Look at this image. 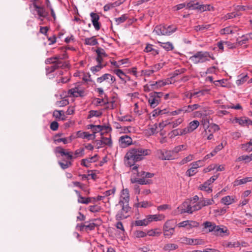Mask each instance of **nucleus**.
I'll return each instance as SVG.
<instances>
[{
    "mask_svg": "<svg viewBox=\"0 0 252 252\" xmlns=\"http://www.w3.org/2000/svg\"><path fill=\"white\" fill-rule=\"evenodd\" d=\"M149 150L140 148H135L130 149L125 157L126 165L133 167L135 162L143 159L145 156L149 154Z\"/></svg>",
    "mask_w": 252,
    "mask_h": 252,
    "instance_id": "f257e3e1",
    "label": "nucleus"
},
{
    "mask_svg": "<svg viewBox=\"0 0 252 252\" xmlns=\"http://www.w3.org/2000/svg\"><path fill=\"white\" fill-rule=\"evenodd\" d=\"M214 59L209 52L206 51L197 52L189 58V60L193 63L197 64L209 61V59Z\"/></svg>",
    "mask_w": 252,
    "mask_h": 252,
    "instance_id": "f03ea898",
    "label": "nucleus"
},
{
    "mask_svg": "<svg viewBox=\"0 0 252 252\" xmlns=\"http://www.w3.org/2000/svg\"><path fill=\"white\" fill-rule=\"evenodd\" d=\"M116 209L117 210L116 216L117 220H123L129 216V212L130 210L129 204H122L121 201L116 205Z\"/></svg>",
    "mask_w": 252,
    "mask_h": 252,
    "instance_id": "7ed1b4c3",
    "label": "nucleus"
},
{
    "mask_svg": "<svg viewBox=\"0 0 252 252\" xmlns=\"http://www.w3.org/2000/svg\"><path fill=\"white\" fill-rule=\"evenodd\" d=\"M177 30L175 26L159 25L155 28L153 32L158 35H169Z\"/></svg>",
    "mask_w": 252,
    "mask_h": 252,
    "instance_id": "20e7f679",
    "label": "nucleus"
},
{
    "mask_svg": "<svg viewBox=\"0 0 252 252\" xmlns=\"http://www.w3.org/2000/svg\"><path fill=\"white\" fill-rule=\"evenodd\" d=\"M115 80V77L109 73H105L96 79L97 83H102L104 82L105 85L108 88H110Z\"/></svg>",
    "mask_w": 252,
    "mask_h": 252,
    "instance_id": "39448f33",
    "label": "nucleus"
},
{
    "mask_svg": "<svg viewBox=\"0 0 252 252\" xmlns=\"http://www.w3.org/2000/svg\"><path fill=\"white\" fill-rule=\"evenodd\" d=\"M175 225L172 220L167 221L163 226V234L165 237L170 238L174 232Z\"/></svg>",
    "mask_w": 252,
    "mask_h": 252,
    "instance_id": "423d86ee",
    "label": "nucleus"
},
{
    "mask_svg": "<svg viewBox=\"0 0 252 252\" xmlns=\"http://www.w3.org/2000/svg\"><path fill=\"white\" fill-rule=\"evenodd\" d=\"M187 8L190 9H198L202 11L206 10L211 11L213 9V7L210 4L199 5L198 2L196 3L189 2L187 4Z\"/></svg>",
    "mask_w": 252,
    "mask_h": 252,
    "instance_id": "0eeeda50",
    "label": "nucleus"
},
{
    "mask_svg": "<svg viewBox=\"0 0 252 252\" xmlns=\"http://www.w3.org/2000/svg\"><path fill=\"white\" fill-rule=\"evenodd\" d=\"M179 241L184 244L189 245H202L205 244L203 240L201 239H190L187 237H182Z\"/></svg>",
    "mask_w": 252,
    "mask_h": 252,
    "instance_id": "6e6552de",
    "label": "nucleus"
},
{
    "mask_svg": "<svg viewBox=\"0 0 252 252\" xmlns=\"http://www.w3.org/2000/svg\"><path fill=\"white\" fill-rule=\"evenodd\" d=\"M68 94L74 97H82L86 95L84 88L79 86L69 90Z\"/></svg>",
    "mask_w": 252,
    "mask_h": 252,
    "instance_id": "1a4fd4ad",
    "label": "nucleus"
},
{
    "mask_svg": "<svg viewBox=\"0 0 252 252\" xmlns=\"http://www.w3.org/2000/svg\"><path fill=\"white\" fill-rule=\"evenodd\" d=\"M170 84H171V82L169 79L165 80H159L155 83H151L149 86H145V88L146 89V87H147L149 88V90H156L159 88Z\"/></svg>",
    "mask_w": 252,
    "mask_h": 252,
    "instance_id": "9d476101",
    "label": "nucleus"
},
{
    "mask_svg": "<svg viewBox=\"0 0 252 252\" xmlns=\"http://www.w3.org/2000/svg\"><path fill=\"white\" fill-rule=\"evenodd\" d=\"M157 155L158 158L161 160H172L174 159L173 156V152L171 151L158 150Z\"/></svg>",
    "mask_w": 252,
    "mask_h": 252,
    "instance_id": "9b49d317",
    "label": "nucleus"
},
{
    "mask_svg": "<svg viewBox=\"0 0 252 252\" xmlns=\"http://www.w3.org/2000/svg\"><path fill=\"white\" fill-rule=\"evenodd\" d=\"M119 143L120 147L121 148H126L132 144V140L130 136L124 135L120 137Z\"/></svg>",
    "mask_w": 252,
    "mask_h": 252,
    "instance_id": "f8f14e48",
    "label": "nucleus"
},
{
    "mask_svg": "<svg viewBox=\"0 0 252 252\" xmlns=\"http://www.w3.org/2000/svg\"><path fill=\"white\" fill-rule=\"evenodd\" d=\"M195 207L196 204L192 205L191 202H185L181 206L182 212L191 214L193 212L198 210V209H195Z\"/></svg>",
    "mask_w": 252,
    "mask_h": 252,
    "instance_id": "ddd939ff",
    "label": "nucleus"
},
{
    "mask_svg": "<svg viewBox=\"0 0 252 252\" xmlns=\"http://www.w3.org/2000/svg\"><path fill=\"white\" fill-rule=\"evenodd\" d=\"M129 194L128 190L127 189H123L121 193L119 203L122 201V204H129Z\"/></svg>",
    "mask_w": 252,
    "mask_h": 252,
    "instance_id": "4468645a",
    "label": "nucleus"
},
{
    "mask_svg": "<svg viewBox=\"0 0 252 252\" xmlns=\"http://www.w3.org/2000/svg\"><path fill=\"white\" fill-rule=\"evenodd\" d=\"M214 203V201L213 199H208L202 198L201 199L198 203L196 204L195 209L200 210L202 207L212 205Z\"/></svg>",
    "mask_w": 252,
    "mask_h": 252,
    "instance_id": "2eb2a0df",
    "label": "nucleus"
},
{
    "mask_svg": "<svg viewBox=\"0 0 252 252\" xmlns=\"http://www.w3.org/2000/svg\"><path fill=\"white\" fill-rule=\"evenodd\" d=\"M66 65L62 61H58L56 63L53 64L51 66L47 67L46 68L47 73H50L54 71L56 69L59 67H63Z\"/></svg>",
    "mask_w": 252,
    "mask_h": 252,
    "instance_id": "dca6fc26",
    "label": "nucleus"
},
{
    "mask_svg": "<svg viewBox=\"0 0 252 252\" xmlns=\"http://www.w3.org/2000/svg\"><path fill=\"white\" fill-rule=\"evenodd\" d=\"M95 52L97 54V58L96 60L98 63H102L103 62V59L104 57H107V54H106L105 51L103 49L101 48H98Z\"/></svg>",
    "mask_w": 252,
    "mask_h": 252,
    "instance_id": "f3484780",
    "label": "nucleus"
},
{
    "mask_svg": "<svg viewBox=\"0 0 252 252\" xmlns=\"http://www.w3.org/2000/svg\"><path fill=\"white\" fill-rule=\"evenodd\" d=\"M33 5L34 8L35 9L37 14L39 16V19L41 20H42V19L40 18L45 17L47 15V13L45 11V9L43 7L38 6L35 2L33 3Z\"/></svg>",
    "mask_w": 252,
    "mask_h": 252,
    "instance_id": "a211bd4d",
    "label": "nucleus"
},
{
    "mask_svg": "<svg viewBox=\"0 0 252 252\" xmlns=\"http://www.w3.org/2000/svg\"><path fill=\"white\" fill-rule=\"evenodd\" d=\"M93 26H94L95 29L97 31L100 29V24L98 23V20L99 19V16L96 13H91L90 14Z\"/></svg>",
    "mask_w": 252,
    "mask_h": 252,
    "instance_id": "6ab92c4d",
    "label": "nucleus"
},
{
    "mask_svg": "<svg viewBox=\"0 0 252 252\" xmlns=\"http://www.w3.org/2000/svg\"><path fill=\"white\" fill-rule=\"evenodd\" d=\"M235 122L243 126L252 125V121L247 117L236 118Z\"/></svg>",
    "mask_w": 252,
    "mask_h": 252,
    "instance_id": "aec40b11",
    "label": "nucleus"
},
{
    "mask_svg": "<svg viewBox=\"0 0 252 252\" xmlns=\"http://www.w3.org/2000/svg\"><path fill=\"white\" fill-rule=\"evenodd\" d=\"M131 171L133 172V175H136V176L139 178H145L146 172L142 170L138 169V165H134L131 167Z\"/></svg>",
    "mask_w": 252,
    "mask_h": 252,
    "instance_id": "412c9836",
    "label": "nucleus"
},
{
    "mask_svg": "<svg viewBox=\"0 0 252 252\" xmlns=\"http://www.w3.org/2000/svg\"><path fill=\"white\" fill-rule=\"evenodd\" d=\"M160 99L158 97H156L152 94H151L149 96L148 102L150 106L153 107H156L159 103Z\"/></svg>",
    "mask_w": 252,
    "mask_h": 252,
    "instance_id": "4be33fe9",
    "label": "nucleus"
},
{
    "mask_svg": "<svg viewBox=\"0 0 252 252\" xmlns=\"http://www.w3.org/2000/svg\"><path fill=\"white\" fill-rule=\"evenodd\" d=\"M252 181V177H246L242 179H237L234 182V186H237L245 184L247 182Z\"/></svg>",
    "mask_w": 252,
    "mask_h": 252,
    "instance_id": "5701e85b",
    "label": "nucleus"
},
{
    "mask_svg": "<svg viewBox=\"0 0 252 252\" xmlns=\"http://www.w3.org/2000/svg\"><path fill=\"white\" fill-rule=\"evenodd\" d=\"M84 43L86 45L90 46H94L98 44L97 39L95 36H93L90 38H86L84 39Z\"/></svg>",
    "mask_w": 252,
    "mask_h": 252,
    "instance_id": "b1692460",
    "label": "nucleus"
},
{
    "mask_svg": "<svg viewBox=\"0 0 252 252\" xmlns=\"http://www.w3.org/2000/svg\"><path fill=\"white\" fill-rule=\"evenodd\" d=\"M205 228L208 229L209 232H214L216 225L212 222L206 221L203 223Z\"/></svg>",
    "mask_w": 252,
    "mask_h": 252,
    "instance_id": "393cba45",
    "label": "nucleus"
},
{
    "mask_svg": "<svg viewBox=\"0 0 252 252\" xmlns=\"http://www.w3.org/2000/svg\"><path fill=\"white\" fill-rule=\"evenodd\" d=\"M148 219L149 220V222H151L152 221H158L161 220L164 218V216L162 215H148L147 216Z\"/></svg>",
    "mask_w": 252,
    "mask_h": 252,
    "instance_id": "a878e982",
    "label": "nucleus"
},
{
    "mask_svg": "<svg viewBox=\"0 0 252 252\" xmlns=\"http://www.w3.org/2000/svg\"><path fill=\"white\" fill-rule=\"evenodd\" d=\"M227 229L225 227H220V226L216 225L214 230V233L217 235H222V234L226 232Z\"/></svg>",
    "mask_w": 252,
    "mask_h": 252,
    "instance_id": "bb28decb",
    "label": "nucleus"
},
{
    "mask_svg": "<svg viewBox=\"0 0 252 252\" xmlns=\"http://www.w3.org/2000/svg\"><path fill=\"white\" fill-rule=\"evenodd\" d=\"M199 126V122L197 120H194L191 122H190L188 125V127L190 130V131L191 132L196 129L198 126Z\"/></svg>",
    "mask_w": 252,
    "mask_h": 252,
    "instance_id": "cd10ccee",
    "label": "nucleus"
},
{
    "mask_svg": "<svg viewBox=\"0 0 252 252\" xmlns=\"http://www.w3.org/2000/svg\"><path fill=\"white\" fill-rule=\"evenodd\" d=\"M233 201V198L229 195L223 197L221 200V202L225 205L231 204Z\"/></svg>",
    "mask_w": 252,
    "mask_h": 252,
    "instance_id": "c85d7f7f",
    "label": "nucleus"
},
{
    "mask_svg": "<svg viewBox=\"0 0 252 252\" xmlns=\"http://www.w3.org/2000/svg\"><path fill=\"white\" fill-rule=\"evenodd\" d=\"M150 223L148 216L143 220H136L134 224L136 226H146Z\"/></svg>",
    "mask_w": 252,
    "mask_h": 252,
    "instance_id": "c756f323",
    "label": "nucleus"
},
{
    "mask_svg": "<svg viewBox=\"0 0 252 252\" xmlns=\"http://www.w3.org/2000/svg\"><path fill=\"white\" fill-rule=\"evenodd\" d=\"M160 45L166 51H170L173 49V45L170 42H159Z\"/></svg>",
    "mask_w": 252,
    "mask_h": 252,
    "instance_id": "7c9ffc66",
    "label": "nucleus"
},
{
    "mask_svg": "<svg viewBox=\"0 0 252 252\" xmlns=\"http://www.w3.org/2000/svg\"><path fill=\"white\" fill-rule=\"evenodd\" d=\"M61 59H62V58H61L60 56H56L54 57L48 58L45 60V63H46V64H50V63L54 64L58 61H61Z\"/></svg>",
    "mask_w": 252,
    "mask_h": 252,
    "instance_id": "2f4dec72",
    "label": "nucleus"
},
{
    "mask_svg": "<svg viewBox=\"0 0 252 252\" xmlns=\"http://www.w3.org/2000/svg\"><path fill=\"white\" fill-rule=\"evenodd\" d=\"M127 18L128 17L126 14H123L120 17L115 18L114 20L116 25H119V24L124 23Z\"/></svg>",
    "mask_w": 252,
    "mask_h": 252,
    "instance_id": "473e14b6",
    "label": "nucleus"
},
{
    "mask_svg": "<svg viewBox=\"0 0 252 252\" xmlns=\"http://www.w3.org/2000/svg\"><path fill=\"white\" fill-rule=\"evenodd\" d=\"M252 9V5H238L236 7V10L237 11H248Z\"/></svg>",
    "mask_w": 252,
    "mask_h": 252,
    "instance_id": "72a5a7b5",
    "label": "nucleus"
},
{
    "mask_svg": "<svg viewBox=\"0 0 252 252\" xmlns=\"http://www.w3.org/2000/svg\"><path fill=\"white\" fill-rule=\"evenodd\" d=\"M183 122V119L180 118L174 121H173L172 122H169V124H170V126L171 128H175L177 127L179 125H180L182 122Z\"/></svg>",
    "mask_w": 252,
    "mask_h": 252,
    "instance_id": "f704fd0d",
    "label": "nucleus"
},
{
    "mask_svg": "<svg viewBox=\"0 0 252 252\" xmlns=\"http://www.w3.org/2000/svg\"><path fill=\"white\" fill-rule=\"evenodd\" d=\"M243 39L239 41V43L241 45L245 44L249 39H252V33L247 34L242 36Z\"/></svg>",
    "mask_w": 252,
    "mask_h": 252,
    "instance_id": "c9c22d12",
    "label": "nucleus"
},
{
    "mask_svg": "<svg viewBox=\"0 0 252 252\" xmlns=\"http://www.w3.org/2000/svg\"><path fill=\"white\" fill-rule=\"evenodd\" d=\"M92 199L91 197L85 198L82 196L80 198H78L77 201L79 203L88 204L91 202Z\"/></svg>",
    "mask_w": 252,
    "mask_h": 252,
    "instance_id": "e433bc0d",
    "label": "nucleus"
},
{
    "mask_svg": "<svg viewBox=\"0 0 252 252\" xmlns=\"http://www.w3.org/2000/svg\"><path fill=\"white\" fill-rule=\"evenodd\" d=\"M178 248V246L175 244H167L164 247L166 251H173Z\"/></svg>",
    "mask_w": 252,
    "mask_h": 252,
    "instance_id": "4c0bfd02",
    "label": "nucleus"
},
{
    "mask_svg": "<svg viewBox=\"0 0 252 252\" xmlns=\"http://www.w3.org/2000/svg\"><path fill=\"white\" fill-rule=\"evenodd\" d=\"M101 140L103 146L104 145L112 146V142L110 137H102Z\"/></svg>",
    "mask_w": 252,
    "mask_h": 252,
    "instance_id": "58836bf2",
    "label": "nucleus"
},
{
    "mask_svg": "<svg viewBox=\"0 0 252 252\" xmlns=\"http://www.w3.org/2000/svg\"><path fill=\"white\" fill-rule=\"evenodd\" d=\"M193 159V155H189L187 157L183 158L179 163L180 165H183Z\"/></svg>",
    "mask_w": 252,
    "mask_h": 252,
    "instance_id": "ea45409f",
    "label": "nucleus"
},
{
    "mask_svg": "<svg viewBox=\"0 0 252 252\" xmlns=\"http://www.w3.org/2000/svg\"><path fill=\"white\" fill-rule=\"evenodd\" d=\"M101 63H98L97 65L93 66L91 68V70L94 73H95L99 70H100L104 66Z\"/></svg>",
    "mask_w": 252,
    "mask_h": 252,
    "instance_id": "a19ab883",
    "label": "nucleus"
},
{
    "mask_svg": "<svg viewBox=\"0 0 252 252\" xmlns=\"http://www.w3.org/2000/svg\"><path fill=\"white\" fill-rule=\"evenodd\" d=\"M242 160L245 161V163H248V162H250L251 161V158L249 157V156L244 155V156H242L239 157L237 159V161H242Z\"/></svg>",
    "mask_w": 252,
    "mask_h": 252,
    "instance_id": "79ce46f5",
    "label": "nucleus"
},
{
    "mask_svg": "<svg viewBox=\"0 0 252 252\" xmlns=\"http://www.w3.org/2000/svg\"><path fill=\"white\" fill-rule=\"evenodd\" d=\"M53 116L58 119H60L62 120H64L63 118H61L62 116H64V112L63 111L56 110L53 113Z\"/></svg>",
    "mask_w": 252,
    "mask_h": 252,
    "instance_id": "37998d69",
    "label": "nucleus"
},
{
    "mask_svg": "<svg viewBox=\"0 0 252 252\" xmlns=\"http://www.w3.org/2000/svg\"><path fill=\"white\" fill-rule=\"evenodd\" d=\"M204 160H199L198 161H196L195 162H193L190 164V165L191 167H192V169H197L199 167L202 166L203 161Z\"/></svg>",
    "mask_w": 252,
    "mask_h": 252,
    "instance_id": "c03bdc74",
    "label": "nucleus"
},
{
    "mask_svg": "<svg viewBox=\"0 0 252 252\" xmlns=\"http://www.w3.org/2000/svg\"><path fill=\"white\" fill-rule=\"evenodd\" d=\"M248 76L245 75L243 76L240 77L239 79L236 80V84L237 86H240L244 84L247 79Z\"/></svg>",
    "mask_w": 252,
    "mask_h": 252,
    "instance_id": "a18cd8bd",
    "label": "nucleus"
},
{
    "mask_svg": "<svg viewBox=\"0 0 252 252\" xmlns=\"http://www.w3.org/2000/svg\"><path fill=\"white\" fill-rule=\"evenodd\" d=\"M101 115V113L95 110H91L89 112L88 118H91L95 116L97 117H100Z\"/></svg>",
    "mask_w": 252,
    "mask_h": 252,
    "instance_id": "49530a36",
    "label": "nucleus"
},
{
    "mask_svg": "<svg viewBox=\"0 0 252 252\" xmlns=\"http://www.w3.org/2000/svg\"><path fill=\"white\" fill-rule=\"evenodd\" d=\"M84 155V149L83 148L79 149L75 151L73 158H76L78 157H83Z\"/></svg>",
    "mask_w": 252,
    "mask_h": 252,
    "instance_id": "de8ad7c7",
    "label": "nucleus"
},
{
    "mask_svg": "<svg viewBox=\"0 0 252 252\" xmlns=\"http://www.w3.org/2000/svg\"><path fill=\"white\" fill-rule=\"evenodd\" d=\"M190 106L191 112L195 111L198 109H200V110L204 109V111H205V108L203 107L202 106H201L199 104H194L192 105H190Z\"/></svg>",
    "mask_w": 252,
    "mask_h": 252,
    "instance_id": "09e8293b",
    "label": "nucleus"
},
{
    "mask_svg": "<svg viewBox=\"0 0 252 252\" xmlns=\"http://www.w3.org/2000/svg\"><path fill=\"white\" fill-rule=\"evenodd\" d=\"M208 92L207 90H201L198 92H195L194 93V98H199L200 96H203L205 95V93Z\"/></svg>",
    "mask_w": 252,
    "mask_h": 252,
    "instance_id": "8fccbe9b",
    "label": "nucleus"
},
{
    "mask_svg": "<svg viewBox=\"0 0 252 252\" xmlns=\"http://www.w3.org/2000/svg\"><path fill=\"white\" fill-rule=\"evenodd\" d=\"M103 127L104 126L101 125H94L92 132L95 135V133L102 131L103 129Z\"/></svg>",
    "mask_w": 252,
    "mask_h": 252,
    "instance_id": "3c124183",
    "label": "nucleus"
},
{
    "mask_svg": "<svg viewBox=\"0 0 252 252\" xmlns=\"http://www.w3.org/2000/svg\"><path fill=\"white\" fill-rule=\"evenodd\" d=\"M185 149H186L185 145H179V146H177L175 147L171 151V152H173V153H178L179 152H180Z\"/></svg>",
    "mask_w": 252,
    "mask_h": 252,
    "instance_id": "603ef678",
    "label": "nucleus"
},
{
    "mask_svg": "<svg viewBox=\"0 0 252 252\" xmlns=\"http://www.w3.org/2000/svg\"><path fill=\"white\" fill-rule=\"evenodd\" d=\"M69 103L67 99H64L60 101H57L56 105L59 107H63L67 105Z\"/></svg>",
    "mask_w": 252,
    "mask_h": 252,
    "instance_id": "864d4df0",
    "label": "nucleus"
},
{
    "mask_svg": "<svg viewBox=\"0 0 252 252\" xmlns=\"http://www.w3.org/2000/svg\"><path fill=\"white\" fill-rule=\"evenodd\" d=\"M198 224V223L196 221L189 220V223H188L187 224V229H190L192 227H197Z\"/></svg>",
    "mask_w": 252,
    "mask_h": 252,
    "instance_id": "5fc2aeb1",
    "label": "nucleus"
},
{
    "mask_svg": "<svg viewBox=\"0 0 252 252\" xmlns=\"http://www.w3.org/2000/svg\"><path fill=\"white\" fill-rule=\"evenodd\" d=\"M241 148L243 150L247 152L252 151V146H250L248 143L242 144L241 146Z\"/></svg>",
    "mask_w": 252,
    "mask_h": 252,
    "instance_id": "6e6d98bb",
    "label": "nucleus"
},
{
    "mask_svg": "<svg viewBox=\"0 0 252 252\" xmlns=\"http://www.w3.org/2000/svg\"><path fill=\"white\" fill-rule=\"evenodd\" d=\"M161 234L160 232H158L157 229L150 230L148 231L147 235L150 236H158Z\"/></svg>",
    "mask_w": 252,
    "mask_h": 252,
    "instance_id": "4d7b16f0",
    "label": "nucleus"
},
{
    "mask_svg": "<svg viewBox=\"0 0 252 252\" xmlns=\"http://www.w3.org/2000/svg\"><path fill=\"white\" fill-rule=\"evenodd\" d=\"M114 73L118 76L121 80H124L123 76H126L124 72L121 69H116L114 70Z\"/></svg>",
    "mask_w": 252,
    "mask_h": 252,
    "instance_id": "13d9d810",
    "label": "nucleus"
},
{
    "mask_svg": "<svg viewBox=\"0 0 252 252\" xmlns=\"http://www.w3.org/2000/svg\"><path fill=\"white\" fill-rule=\"evenodd\" d=\"M196 172H197L196 169H192V167H191L187 171L186 174V175H187L189 177H190V176H192L194 175H195Z\"/></svg>",
    "mask_w": 252,
    "mask_h": 252,
    "instance_id": "bf43d9fd",
    "label": "nucleus"
},
{
    "mask_svg": "<svg viewBox=\"0 0 252 252\" xmlns=\"http://www.w3.org/2000/svg\"><path fill=\"white\" fill-rule=\"evenodd\" d=\"M210 25H199V26H197L196 27H195L194 28V30L198 32V31H203L205 29H208L209 27H210Z\"/></svg>",
    "mask_w": 252,
    "mask_h": 252,
    "instance_id": "052dcab7",
    "label": "nucleus"
},
{
    "mask_svg": "<svg viewBox=\"0 0 252 252\" xmlns=\"http://www.w3.org/2000/svg\"><path fill=\"white\" fill-rule=\"evenodd\" d=\"M210 185H208V182L205 183L202 186L200 187L201 190H205L207 192H210L212 191L211 187H209Z\"/></svg>",
    "mask_w": 252,
    "mask_h": 252,
    "instance_id": "680f3d73",
    "label": "nucleus"
},
{
    "mask_svg": "<svg viewBox=\"0 0 252 252\" xmlns=\"http://www.w3.org/2000/svg\"><path fill=\"white\" fill-rule=\"evenodd\" d=\"M165 113H166L165 110H161L157 109L153 111V112H152V115L153 117H155V116L159 115H162V114H165Z\"/></svg>",
    "mask_w": 252,
    "mask_h": 252,
    "instance_id": "e2e57ef3",
    "label": "nucleus"
},
{
    "mask_svg": "<svg viewBox=\"0 0 252 252\" xmlns=\"http://www.w3.org/2000/svg\"><path fill=\"white\" fill-rule=\"evenodd\" d=\"M147 234L145 232L140 230L136 231L134 233V235L137 238L144 237Z\"/></svg>",
    "mask_w": 252,
    "mask_h": 252,
    "instance_id": "0e129e2a",
    "label": "nucleus"
},
{
    "mask_svg": "<svg viewBox=\"0 0 252 252\" xmlns=\"http://www.w3.org/2000/svg\"><path fill=\"white\" fill-rule=\"evenodd\" d=\"M220 34H229L233 33L232 30L229 27L225 28L220 31Z\"/></svg>",
    "mask_w": 252,
    "mask_h": 252,
    "instance_id": "69168bd1",
    "label": "nucleus"
},
{
    "mask_svg": "<svg viewBox=\"0 0 252 252\" xmlns=\"http://www.w3.org/2000/svg\"><path fill=\"white\" fill-rule=\"evenodd\" d=\"M83 137L88 139H94L95 138V135L94 134H90L87 132H84L83 133Z\"/></svg>",
    "mask_w": 252,
    "mask_h": 252,
    "instance_id": "338daca9",
    "label": "nucleus"
},
{
    "mask_svg": "<svg viewBox=\"0 0 252 252\" xmlns=\"http://www.w3.org/2000/svg\"><path fill=\"white\" fill-rule=\"evenodd\" d=\"M115 189L113 188L112 189L108 190L103 192V194L104 196V197L106 196H109L111 195H113L115 192Z\"/></svg>",
    "mask_w": 252,
    "mask_h": 252,
    "instance_id": "774afa93",
    "label": "nucleus"
}]
</instances>
